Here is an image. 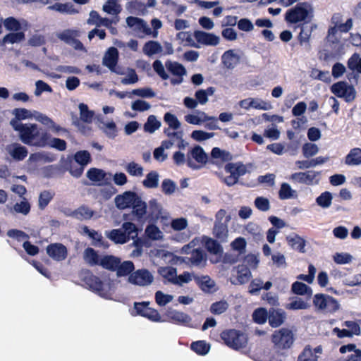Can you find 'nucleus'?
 Returning a JSON list of instances; mask_svg holds the SVG:
<instances>
[{
  "mask_svg": "<svg viewBox=\"0 0 361 361\" xmlns=\"http://www.w3.org/2000/svg\"><path fill=\"white\" fill-rule=\"evenodd\" d=\"M102 10L109 15H114L119 14L122 11V8L118 3V0H107L103 5Z\"/></svg>",
  "mask_w": 361,
  "mask_h": 361,
  "instance_id": "nucleus-43",
  "label": "nucleus"
},
{
  "mask_svg": "<svg viewBox=\"0 0 361 361\" xmlns=\"http://www.w3.org/2000/svg\"><path fill=\"white\" fill-rule=\"evenodd\" d=\"M317 358L318 356L313 353L312 349L307 346L299 355L298 361H317Z\"/></svg>",
  "mask_w": 361,
  "mask_h": 361,
  "instance_id": "nucleus-64",
  "label": "nucleus"
},
{
  "mask_svg": "<svg viewBox=\"0 0 361 361\" xmlns=\"http://www.w3.org/2000/svg\"><path fill=\"white\" fill-rule=\"evenodd\" d=\"M313 304L318 310L326 313H334L340 307L337 300L329 295L322 293L316 294L314 296Z\"/></svg>",
  "mask_w": 361,
  "mask_h": 361,
  "instance_id": "nucleus-6",
  "label": "nucleus"
},
{
  "mask_svg": "<svg viewBox=\"0 0 361 361\" xmlns=\"http://www.w3.org/2000/svg\"><path fill=\"white\" fill-rule=\"evenodd\" d=\"M34 118L36 121L47 126L49 130L58 135L68 134V130L57 125L51 118L38 111H34Z\"/></svg>",
  "mask_w": 361,
  "mask_h": 361,
  "instance_id": "nucleus-12",
  "label": "nucleus"
},
{
  "mask_svg": "<svg viewBox=\"0 0 361 361\" xmlns=\"http://www.w3.org/2000/svg\"><path fill=\"white\" fill-rule=\"evenodd\" d=\"M161 126L159 121L157 120L154 115L148 116L147 122L144 124V130L149 133H154Z\"/></svg>",
  "mask_w": 361,
  "mask_h": 361,
  "instance_id": "nucleus-44",
  "label": "nucleus"
},
{
  "mask_svg": "<svg viewBox=\"0 0 361 361\" xmlns=\"http://www.w3.org/2000/svg\"><path fill=\"white\" fill-rule=\"evenodd\" d=\"M195 281L204 292H210L215 286L214 281L207 275L195 277Z\"/></svg>",
  "mask_w": 361,
  "mask_h": 361,
  "instance_id": "nucleus-42",
  "label": "nucleus"
},
{
  "mask_svg": "<svg viewBox=\"0 0 361 361\" xmlns=\"http://www.w3.org/2000/svg\"><path fill=\"white\" fill-rule=\"evenodd\" d=\"M83 232L92 239V245L97 247H108V243L104 242L101 233L94 230H90L87 226H84Z\"/></svg>",
  "mask_w": 361,
  "mask_h": 361,
  "instance_id": "nucleus-33",
  "label": "nucleus"
},
{
  "mask_svg": "<svg viewBox=\"0 0 361 361\" xmlns=\"http://www.w3.org/2000/svg\"><path fill=\"white\" fill-rule=\"evenodd\" d=\"M116 270L118 276H127L132 274L134 270V264L130 261H125L121 264L120 263Z\"/></svg>",
  "mask_w": 361,
  "mask_h": 361,
  "instance_id": "nucleus-56",
  "label": "nucleus"
},
{
  "mask_svg": "<svg viewBox=\"0 0 361 361\" xmlns=\"http://www.w3.org/2000/svg\"><path fill=\"white\" fill-rule=\"evenodd\" d=\"M80 119L87 123H90L94 117V111L89 110L87 105L80 103L78 106Z\"/></svg>",
  "mask_w": 361,
  "mask_h": 361,
  "instance_id": "nucleus-53",
  "label": "nucleus"
},
{
  "mask_svg": "<svg viewBox=\"0 0 361 361\" xmlns=\"http://www.w3.org/2000/svg\"><path fill=\"white\" fill-rule=\"evenodd\" d=\"M221 338L228 347L235 350L245 347L247 343V336L235 329L223 331Z\"/></svg>",
  "mask_w": 361,
  "mask_h": 361,
  "instance_id": "nucleus-4",
  "label": "nucleus"
},
{
  "mask_svg": "<svg viewBox=\"0 0 361 361\" xmlns=\"http://www.w3.org/2000/svg\"><path fill=\"white\" fill-rule=\"evenodd\" d=\"M300 32L298 35V40L300 44H304L305 43H308L312 35V32L314 29L317 27L316 24H311L310 25H307V24H303L300 25Z\"/></svg>",
  "mask_w": 361,
  "mask_h": 361,
  "instance_id": "nucleus-34",
  "label": "nucleus"
},
{
  "mask_svg": "<svg viewBox=\"0 0 361 361\" xmlns=\"http://www.w3.org/2000/svg\"><path fill=\"white\" fill-rule=\"evenodd\" d=\"M159 173L156 171H152L147 174L145 179L142 181V185L146 188H157L159 185Z\"/></svg>",
  "mask_w": 361,
  "mask_h": 361,
  "instance_id": "nucleus-37",
  "label": "nucleus"
},
{
  "mask_svg": "<svg viewBox=\"0 0 361 361\" xmlns=\"http://www.w3.org/2000/svg\"><path fill=\"white\" fill-rule=\"evenodd\" d=\"M86 286L92 291L97 293L101 297L109 298L113 292V282L109 279H105L103 281L99 278L94 276L89 275L85 278Z\"/></svg>",
  "mask_w": 361,
  "mask_h": 361,
  "instance_id": "nucleus-3",
  "label": "nucleus"
},
{
  "mask_svg": "<svg viewBox=\"0 0 361 361\" xmlns=\"http://www.w3.org/2000/svg\"><path fill=\"white\" fill-rule=\"evenodd\" d=\"M163 47L159 42L150 40L146 42L142 48L143 53L147 56L161 53Z\"/></svg>",
  "mask_w": 361,
  "mask_h": 361,
  "instance_id": "nucleus-35",
  "label": "nucleus"
},
{
  "mask_svg": "<svg viewBox=\"0 0 361 361\" xmlns=\"http://www.w3.org/2000/svg\"><path fill=\"white\" fill-rule=\"evenodd\" d=\"M74 160L79 165L86 166L91 161V155L88 151L81 150L77 152L74 155Z\"/></svg>",
  "mask_w": 361,
  "mask_h": 361,
  "instance_id": "nucleus-54",
  "label": "nucleus"
},
{
  "mask_svg": "<svg viewBox=\"0 0 361 361\" xmlns=\"http://www.w3.org/2000/svg\"><path fill=\"white\" fill-rule=\"evenodd\" d=\"M164 121L169 128H173L174 130H178L181 126V123L177 116L170 112L164 114Z\"/></svg>",
  "mask_w": 361,
  "mask_h": 361,
  "instance_id": "nucleus-58",
  "label": "nucleus"
},
{
  "mask_svg": "<svg viewBox=\"0 0 361 361\" xmlns=\"http://www.w3.org/2000/svg\"><path fill=\"white\" fill-rule=\"evenodd\" d=\"M187 260L193 267H204L207 263V255L202 249H192Z\"/></svg>",
  "mask_w": 361,
  "mask_h": 361,
  "instance_id": "nucleus-19",
  "label": "nucleus"
},
{
  "mask_svg": "<svg viewBox=\"0 0 361 361\" xmlns=\"http://www.w3.org/2000/svg\"><path fill=\"white\" fill-rule=\"evenodd\" d=\"M25 39V34L23 32H11L6 35L0 42L1 46L6 44L19 43Z\"/></svg>",
  "mask_w": 361,
  "mask_h": 361,
  "instance_id": "nucleus-38",
  "label": "nucleus"
},
{
  "mask_svg": "<svg viewBox=\"0 0 361 361\" xmlns=\"http://www.w3.org/2000/svg\"><path fill=\"white\" fill-rule=\"evenodd\" d=\"M130 208H132V214L135 216L137 221H140L145 219L147 205V203L142 200L140 196L137 197Z\"/></svg>",
  "mask_w": 361,
  "mask_h": 361,
  "instance_id": "nucleus-21",
  "label": "nucleus"
},
{
  "mask_svg": "<svg viewBox=\"0 0 361 361\" xmlns=\"http://www.w3.org/2000/svg\"><path fill=\"white\" fill-rule=\"evenodd\" d=\"M177 270L176 268L172 267H160L158 269V273L165 279L168 281V282L173 284V281L175 280L176 274Z\"/></svg>",
  "mask_w": 361,
  "mask_h": 361,
  "instance_id": "nucleus-50",
  "label": "nucleus"
},
{
  "mask_svg": "<svg viewBox=\"0 0 361 361\" xmlns=\"http://www.w3.org/2000/svg\"><path fill=\"white\" fill-rule=\"evenodd\" d=\"M87 177L97 185H104L110 180V174L104 170L91 168L87 171Z\"/></svg>",
  "mask_w": 361,
  "mask_h": 361,
  "instance_id": "nucleus-15",
  "label": "nucleus"
},
{
  "mask_svg": "<svg viewBox=\"0 0 361 361\" xmlns=\"http://www.w3.org/2000/svg\"><path fill=\"white\" fill-rule=\"evenodd\" d=\"M221 59L224 65L227 68L233 69L238 64L240 56L233 50L230 49L223 54Z\"/></svg>",
  "mask_w": 361,
  "mask_h": 361,
  "instance_id": "nucleus-25",
  "label": "nucleus"
},
{
  "mask_svg": "<svg viewBox=\"0 0 361 361\" xmlns=\"http://www.w3.org/2000/svg\"><path fill=\"white\" fill-rule=\"evenodd\" d=\"M121 229L126 237L128 239V242L130 239H135L137 236V228L136 226L132 222H125L122 224Z\"/></svg>",
  "mask_w": 361,
  "mask_h": 361,
  "instance_id": "nucleus-48",
  "label": "nucleus"
},
{
  "mask_svg": "<svg viewBox=\"0 0 361 361\" xmlns=\"http://www.w3.org/2000/svg\"><path fill=\"white\" fill-rule=\"evenodd\" d=\"M54 192L51 190H44L40 192L38 200L39 208L44 209L53 199Z\"/></svg>",
  "mask_w": 361,
  "mask_h": 361,
  "instance_id": "nucleus-55",
  "label": "nucleus"
},
{
  "mask_svg": "<svg viewBox=\"0 0 361 361\" xmlns=\"http://www.w3.org/2000/svg\"><path fill=\"white\" fill-rule=\"evenodd\" d=\"M11 214H21L24 216L27 215L30 211V204L26 198L23 197L20 202H16L13 207L7 205Z\"/></svg>",
  "mask_w": 361,
  "mask_h": 361,
  "instance_id": "nucleus-32",
  "label": "nucleus"
},
{
  "mask_svg": "<svg viewBox=\"0 0 361 361\" xmlns=\"http://www.w3.org/2000/svg\"><path fill=\"white\" fill-rule=\"evenodd\" d=\"M155 301L159 306L164 307L170 303L173 300L172 295L164 293L161 290L155 293Z\"/></svg>",
  "mask_w": 361,
  "mask_h": 361,
  "instance_id": "nucleus-60",
  "label": "nucleus"
},
{
  "mask_svg": "<svg viewBox=\"0 0 361 361\" xmlns=\"http://www.w3.org/2000/svg\"><path fill=\"white\" fill-rule=\"evenodd\" d=\"M119 264L118 258L114 256H105L101 258L99 265L106 269L116 270Z\"/></svg>",
  "mask_w": 361,
  "mask_h": 361,
  "instance_id": "nucleus-45",
  "label": "nucleus"
},
{
  "mask_svg": "<svg viewBox=\"0 0 361 361\" xmlns=\"http://www.w3.org/2000/svg\"><path fill=\"white\" fill-rule=\"evenodd\" d=\"M288 244L294 250L305 253L306 241L304 238L295 233L290 234L286 237Z\"/></svg>",
  "mask_w": 361,
  "mask_h": 361,
  "instance_id": "nucleus-24",
  "label": "nucleus"
},
{
  "mask_svg": "<svg viewBox=\"0 0 361 361\" xmlns=\"http://www.w3.org/2000/svg\"><path fill=\"white\" fill-rule=\"evenodd\" d=\"M165 67L169 72L177 77L171 80V84L179 85L183 82V77L186 75V69L182 64L168 60L165 62Z\"/></svg>",
  "mask_w": 361,
  "mask_h": 361,
  "instance_id": "nucleus-13",
  "label": "nucleus"
},
{
  "mask_svg": "<svg viewBox=\"0 0 361 361\" xmlns=\"http://www.w3.org/2000/svg\"><path fill=\"white\" fill-rule=\"evenodd\" d=\"M344 163L349 166H356L361 164V149L353 148L345 156Z\"/></svg>",
  "mask_w": 361,
  "mask_h": 361,
  "instance_id": "nucleus-29",
  "label": "nucleus"
},
{
  "mask_svg": "<svg viewBox=\"0 0 361 361\" xmlns=\"http://www.w3.org/2000/svg\"><path fill=\"white\" fill-rule=\"evenodd\" d=\"M138 197L139 195L135 192L126 191L116 196L115 205L120 210L130 208Z\"/></svg>",
  "mask_w": 361,
  "mask_h": 361,
  "instance_id": "nucleus-14",
  "label": "nucleus"
},
{
  "mask_svg": "<svg viewBox=\"0 0 361 361\" xmlns=\"http://www.w3.org/2000/svg\"><path fill=\"white\" fill-rule=\"evenodd\" d=\"M192 159L202 164H206L207 155L202 147L197 145L187 154L188 166L192 169H198L200 166H197Z\"/></svg>",
  "mask_w": 361,
  "mask_h": 361,
  "instance_id": "nucleus-9",
  "label": "nucleus"
},
{
  "mask_svg": "<svg viewBox=\"0 0 361 361\" xmlns=\"http://www.w3.org/2000/svg\"><path fill=\"white\" fill-rule=\"evenodd\" d=\"M295 192V190H293L288 183H283L281 184L279 192V198L281 200L292 198Z\"/></svg>",
  "mask_w": 361,
  "mask_h": 361,
  "instance_id": "nucleus-61",
  "label": "nucleus"
},
{
  "mask_svg": "<svg viewBox=\"0 0 361 361\" xmlns=\"http://www.w3.org/2000/svg\"><path fill=\"white\" fill-rule=\"evenodd\" d=\"M48 9L51 11H56L61 13H66L70 15L78 13V10H76L74 8V6L71 3H56L52 6H49L48 7Z\"/></svg>",
  "mask_w": 361,
  "mask_h": 361,
  "instance_id": "nucleus-36",
  "label": "nucleus"
},
{
  "mask_svg": "<svg viewBox=\"0 0 361 361\" xmlns=\"http://www.w3.org/2000/svg\"><path fill=\"white\" fill-rule=\"evenodd\" d=\"M292 291L297 295H312V289L306 284L295 281L292 285Z\"/></svg>",
  "mask_w": 361,
  "mask_h": 361,
  "instance_id": "nucleus-52",
  "label": "nucleus"
},
{
  "mask_svg": "<svg viewBox=\"0 0 361 361\" xmlns=\"http://www.w3.org/2000/svg\"><path fill=\"white\" fill-rule=\"evenodd\" d=\"M118 59V51L115 47H110L107 49L102 59V64L109 70L117 65Z\"/></svg>",
  "mask_w": 361,
  "mask_h": 361,
  "instance_id": "nucleus-23",
  "label": "nucleus"
},
{
  "mask_svg": "<svg viewBox=\"0 0 361 361\" xmlns=\"http://www.w3.org/2000/svg\"><path fill=\"white\" fill-rule=\"evenodd\" d=\"M339 15L335 14L332 17V23L335 24V26L334 27H337L338 32L340 31L341 32H348L352 26H353V21L352 19L349 18L346 20L345 23H338L339 20Z\"/></svg>",
  "mask_w": 361,
  "mask_h": 361,
  "instance_id": "nucleus-51",
  "label": "nucleus"
},
{
  "mask_svg": "<svg viewBox=\"0 0 361 361\" xmlns=\"http://www.w3.org/2000/svg\"><path fill=\"white\" fill-rule=\"evenodd\" d=\"M184 119L189 124L200 126L212 118H209V116L204 111H195L192 114L185 115Z\"/></svg>",
  "mask_w": 361,
  "mask_h": 361,
  "instance_id": "nucleus-22",
  "label": "nucleus"
},
{
  "mask_svg": "<svg viewBox=\"0 0 361 361\" xmlns=\"http://www.w3.org/2000/svg\"><path fill=\"white\" fill-rule=\"evenodd\" d=\"M9 154L16 160H23L27 155V149L20 144L15 143L7 147Z\"/></svg>",
  "mask_w": 361,
  "mask_h": 361,
  "instance_id": "nucleus-30",
  "label": "nucleus"
},
{
  "mask_svg": "<svg viewBox=\"0 0 361 361\" xmlns=\"http://www.w3.org/2000/svg\"><path fill=\"white\" fill-rule=\"evenodd\" d=\"M225 171L231 173L238 180L247 173L246 166L240 162L228 163L224 167Z\"/></svg>",
  "mask_w": 361,
  "mask_h": 361,
  "instance_id": "nucleus-27",
  "label": "nucleus"
},
{
  "mask_svg": "<svg viewBox=\"0 0 361 361\" xmlns=\"http://www.w3.org/2000/svg\"><path fill=\"white\" fill-rule=\"evenodd\" d=\"M83 257L85 262L91 266L100 264L101 259L97 252L93 248H86L83 253Z\"/></svg>",
  "mask_w": 361,
  "mask_h": 361,
  "instance_id": "nucleus-39",
  "label": "nucleus"
},
{
  "mask_svg": "<svg viewBox=\"0 0 361 361\" xmlns=\"http://www.w3.org/2000/svg\"><path fill=\"white\" fill-rule=\"evenodd\" d=\"M313 16L312 6L307 2H300L288 9L284 18L288 23L300 26L310 23Z\"/></svg>",
  "mask_w": 361,
  "mask_h": 361,
  "instance_id": "nucleus-2",
  "label": "nucleus"
},
{
  "mask_svg": "<svg viewBox=\"0 0 361 361\" xmlns=\"http://www.w3.org/2000/svg\"><path fill=\"white\" fill-rule=\"evenodd\" d=\"M200 242L210 253L217 255L221 253L223 251L221 245L212 238L204 235L201 238Z\"/></svg>",
  "mask_w": 361,
  "mask_h": 361,
  "instance_id": "nucleus-28",
  "label": "nucleus"
},
{
  "mask_svg": "<svg viewBox=\"0 0 361 361\" xmlns=\"http://www.w3.org/2000/svg\"><path fill=\"white\" fill-rule=\"evenodd\" d=\"M13 128L18 132L20 140L25 145L44 147L48 144L49 134L35 123H23L15 119L10 121Z\"/></svg>",
  "mask_w": 361,
  "mask_h": 361,
  "instance_id": "nucleus-1",
  "label": "nucleus"
},
{
  "mask_svg": "<svg viewBox=\"0 0 361 361\" xmlns=\"http://www.w3.org/2000/svg\"><path fill=\"white\" fill-rule=\"evenodd\" d=\"M231 216H227L224 223L214 222L213 235L221 242H226L228 236V223Z\"/></svg>",
  "mask_w": 361,
  "mask_h": 361,
  "instance_id": "nucleus-20",
  "label": "nucleus"
},
{
  "mask_svg": "<svg viewBox=\"0 0 361 361\" xmlns=\"http://www.w3.org/2000/svg\"><path fill=\"white\" fill-rule=\"evenodd\" d=\"M166 314L169 319L174 323L191 326L190 324L192 321L191 317L183 312L169 309Z\"/></svg>",
  "mask_w": 361,
  "mask_h": 361,
  "instance_id": "nucleus-18",
  "label": "nucleus"
},
{
  "mask_svg": "<svg viewBox=\"0 0 361 361\" xmlns=\"http://www.w3.org/2000/svg\"><path fill=\"white\" fill-rule=\"evenodd\" d=\"M310 307L309 304L300 298H293L286 305V308L293 310H305Z\"/></svg>",
  "mask_w": 361,
  "mask_h": 361,
  "instance_id": "nucleus-62",
  "label": "nucleus"
},
{
  "mask_svg": "<svg viewBox=\"0 0 361 361\" xmlns=\"http://www.w3.org/2000/svg\"><path fill=\"white\" fill-rule=\"evenodd\" d=\"M215 92V88L213 87H209L206 90H199L196 91L195 94V97L196 100L198 102V104L204 105L208 102V97L214 94Z\"/></svg>",
  "mask_w": 361,
  "mask_h": 361,
  "instance_id": "nucleus-40",
  "label": "nucleus"
},
{
  "mask_svg": "<svg viewBox=\"0 0 361 361\" xmlns=\"http://www.w3.org/2000/svg\"><path fill=\"white\" fill-rule=\"evenodd\" d=\"M106 237L116 244H125L128 242L126 234L123 233L121 228L106 231L104 233Z\"/></svg>",
  "mask_w": 361,
  "mask_h": 361,
  "instance_id": "nucleus-31",
  "label": "nucleus"
},
{
  "mask_svg": "<svg viewBox=\"0 0 361 361\" xmlns=\"http://www.w3.org/2000/svg\"><path fill=\"white\" fill-rule=\"evenodd\" d=\"M348 68L357 73H361V58L358 54H353L348 61Z\"/></svg>",
  "mask_w": 361,
  "mask_h": 361,
  "instance_id": "nucleus-63",
  "label": "nucleus"
},
{
  "mask_svg": "<svg viewBox=\"0 0 361 361\" xmlns=\"http://www.w3.org/2000/svg\"><path fill=\"white\" fill-rule=\"evenodd\" d=\"M128 281L136 286H148L153 283L154 276L149 270L140 269L129 275Z\"/></svg>",
  "mask_w": 361,
  "mask_h": 361,
  "instance_id": "nucleus-7",
  "label": "nucleus"
},
{
  "mask_svg": "<svg viewBox=\"0 0 361 361\" xmlns=\"http://www.w3.org/2000/svg\"><path fill=\"white\" fill-rule=\"evenodd\" d=\"M285 319L286 314L282 310H269L268 320L272 327L279 326L284 322Z\"/></svg>",
  "mask_w": 361,
  "mask_h": 361,
  "instance_id": "nucleus-26",
  "label": "nucleus"
},
{
  "mask_svg": "<svg viewBox=\"0 0 361 361\" xmlns=\"http://www.w3.org/2000/svg\"><path fill=\"white\" fill-rule=\"evenodd\" d=\"M332 200V194L329 191H325L316 198V202L322 208L327 209L331 205Z\"/></svg>",
  "mask_w": 361,
  "mask_h": 361,
  "instance_id": "nucleus-49",
  "label": "nucleus"
},
{
  "mask_svg": "<svg viewBox=\"0 0 361 361\" xmlns=\"http://www.w3.org/2000/svg\"><path fill=\"white\" fill-rule=\"evenodd\" d=\"M272 341L279 348H288L293 342V334L287 329H281L272 335Z\"/></svg>",
  "mask_w": 361,
  "mask_h": 361,
  "instance_id": "nucleus-11",
  "label": "nucleus"
},
{
  "mask_svg": "<svg viewBox=\"0 0 361 361\" xmlns=\"http://www.w3.org/2000/svg\"><path fill=\"white\" fill-rule=\"evenodd\" d=\"M245 231L251 234L256 240H261L263 238L261 228L255 223H248L245 226Z\"/></svg>",
  "mask_w": 361,
  "mask_h": 361,
  "instance_id": "nucleus-57",
  "label": "nucleus"
},
{
  "mask_svg": "<svg viewBox=\"0 0 361 361\" xmlns=\"http://www.w3.org/2000/svg\"><path fill=\"white\" fill-rule=\"evenodd\" d=\"M252 276L251 271L245 265H240L238 267L237 270V281L240 284H244L247 283Z\"/></svg>",
  "mask_w": 361,
  "mask_h": 361,
  "instance_id": "nucleus-47",
  "label": "nucleus"
},
{
  "mask_svg": "<svg viewBox=\"0 0 361 361\" xmlns=\"http://www.w3.org/2000/svg\"><path fill=\"white\" fill-rule=\"evenodd\" d=\"M94 212L87 207L81 206L73 213V216L80 221L87 220L92 218Z\"/></svg>",
  "mask_w": 361,
  "mask_h": 361,
  "instance_id": "nucleus-46",
  "label": "nucleus"
},
{
  "mask_svg": "<svg viewBox=\"0 0 361 361\" xmlns=\"http://www.w3.org/2000/svg\"><path fill=\"white\" fill-rule=\"evenodd\" d=\"M47 253L53 259L62 261L67 257V249L61 243H52L47 246Z\"/></svg>",
  "mask_w": 361,
  "mask_h": 361,
  "instance_id": "nucleus-17",
  "label": "nucleus"
},
{
  "mask_svg": "<svg viewBox=\"0 0 361 361\" xmlns=\"http://www.w3.org/2000/svg\"><path fill=\"white\" fill-rule=\"evenodd\" d=\"M319 176L320 172L314 171L297 172L290 176V180L295 183L311 185L317 184L319 182Z\"/></svg>",
  "mask_w": 361,
  "mask_h": 361,
  "instance_id": "nucleus-8",
  "label": "nucleus"
},
{
  "mask_svg": "<svg viewBox=\"0 0 361 361\" xmlns=\"http://www.w3.org/2000/svg\"><path fill=\"white\" fill-rule=\"evenodd\" d=\"M331 92L337 97L344 98L348 102H352L355 97V88L344 82L333 85Z\"/></svg>",
  "mask_w": 361,
  "mask_h": 361,
  "instance_id": "nucleus-10",
  "label": "nucleus"
},
{
  "mask_svg": "<svg viewBox=\"0 0 361 361\" xmlns=\"http://www.w3.org/2000/svg\"><path fill=\"white\" fill-rule=\"evenodd\" d=\"M81 35V32L77 29H66L56 34L59 39L66 44L71 46L77 51L86 52L87 50L82 43L78 39Z\"/></svg>",
  "mask_w": 361,
  "mask_h": 361,
  "instance_id": "nucleus-5",
  "label": "nucleus"
},
{
  "mask_svg": "<svg viewBox=\"0 0 361 361\" xmlns=\"http://www.w3.org/2000/svg\"><path fill=\"white\" fill-rule=\"evenodd\" d=\"M210 346L204 341H198L191 344V349L199 355H204L209 351Z\"/></svg>",
  "mask_w": 361,
  "mask_h": 361,
  "instance_id": "nucleus-59",
  "label": "nucleus"
},
{
  "mask_svg": "<svg viewBox=\"0 0 361 361\" xmlns=\"http://www.w3.org/2000/svg\"><path fill=\"white\" fill-rule=\"evenodd\" d=\"M193 36L198 43L206 46H216L220 42L219 36L204 31L196 30L194 32Z\"/></svg>",
  "mask_w": 361,
  "mask_h": 361,
  "instance_id": "nucleus-16",
  "label": "nucleus"
},
{
  "mask_svg": "<svg viewBox=\"0 0 361 361\" xmlns=\"http://www.w3.org/2000/svg\"><path fill=\"white\" fill-rule=\"evenodd\" d=\"M327 44L333 49H336L340 44V35L338 32L337 27H331L329 29L326 36Z\"/></svg>",
  "mask_w": 361,
  "mask_h": 361,
  "instance_id": "nucleus-41",
  "label": "nucleus"
}]
</instances>
